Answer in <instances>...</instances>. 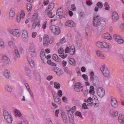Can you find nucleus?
Segmentation results:
<instances>
[{
    "instance_id": "obj_24",
    "label": "nucleus",
    "mask_w": 124,
    "mask_h": 124,
    "mask_svg": "<svg viewBox=\"0 0 124 124\" xmlns=\"http://www.w3.org/2000/svg\"><path fill=\"white\" fill-rule=\"evenodd\" d=\"M118 122L120 124H124V115H119Z\"/></svg>"
},
{
    "instance_id": "obj_59",
    "label": "nucleus",
    "mask_w": 124,
    "mask_h": 124,
    "mask_svg": "<svg viewBox=\"0 0 124 124\" xmlns=\"http://www.w3.org/2000/svg\"><path fill=\"white\" fill-rule=\"evenodd\" d=\"M60 57H61L62 59H65L67 57V54H64L63 53L62 54H61L59 55Z\"/></svg>"
},
{
    "instance_id": "obj_14",
    "label": "nucleus",
    "mask_w": 124,
    "mask_h": 124,
    "mask_svg": "<svg viewBox=\"0 0 124 124\" xmlns=\"http://www.w3.org/2000/svg\"><path fill=\"white\" fill-rule=\"evenodd\" d=\"M97 94L101 98L103 97L105 95V89L103 88H100L97 90Z\"/></svg>"
},
{
    "instance_id": "obj_3",
    "label": "nucleus",
    "mask_w": 124,
    "mask_h": 124,
    "mask_svg": "<svg viewBox=\"0 0 124 124\" xmlns=\"http://www.w3.org/2000/svg\"><path fill=\"white\" fill-rule=\"evenodd\" d=\"M96 46L101 49H110L112 48V45L106 41H102V42H97L96 43Z\"/></svg>"
},
{
    "instance_id": "obj_25",
    "label": "nucleus",
    "mask_w": 124,
    "mask_h": 124,
    "mask_svg": "<svg viewBox=\"0 0 124 124\" xmlns=\"http://www.w3.org/2000/svg\"><path fill=\"white\" fill-rule=\"evenodd\" d=\"M25 86L26 88V89H27L29 93H30V95H31V97L32 98H33V93H32V92L31 91V90L30 89V85H29V84L28 83H25Z\"/></svg>"
},
{
    "instance_id": "obj_61",
    "label": "nucleus",
    "mask_w": 124,
    "mask_h": 124,
    "mask_svg": "<svg viewBox=\"0 0 124 124\" xmlns=\"http://www.w3.org/2000/svg\"><path fill=\"white\" fill-rule=\"evenodd\" d=\"M76 109H77L76 106H74L72 108L71 110L73 112V114H74V113L76 111Z\"/></svg>"
},
{
    "instance_id": "obj_57",
    "label": "nucleus",
    "mask_w": 124,
    "mask_h": 124,
    "mask_svg": "<svg viewBox=\"0 0 124 124\" xmlns=\"http://www.w3.org/2000/svg\"><path fill=\"white\" fill-rule=\"evenodd\" d=\"M87 108H88V106L87 105V103H83L82 104V109H87Z\"/></svg>"
},
{
    "instance_id": "obj_30",
    "label": "nucleus",
    "mask_w": 124,
    "mask_h": 124,
    "mask_svg": "<svg viewBox=\"0 0 124 124\" xmlns=\"http://www.w3.org/2000/svg\"><path fill=\"white\" fill-rule=\"evenodd\" d=\"M70 53L72 55H74L76 53V50H75V47L74 46H71L70 47Z\"/></svg>"
},
{
    "instance_id": "obj_56",
    "label": "nucleus",
    "mask_w": 124,
    "mask_h": 124,
    "mask_svg": "<svg viewBox=\"0 0 124 124\" xmlns=\"http://www.w3.org/2000/svg\"><path fill=\"white\" fill-rule=\"evenodd\" d=\"M62 101L64 103H67L68 102V98H66V96H63Z\"/></svg>"
},
{
    "instance_id": "obj_32",
    "label": "nucleus",
    "mask_w": 124,
    "mask_h": 124,
    "mask_svg": "<svg viewBox=\"0 0 124 124\" xmlns=\"http://www.w3.org/2000/svg\"><path fill=\"white\" fill-rule=\"evenodd\" d=\"M104 6L105 7V10L109 11L110 10V5L108 2H105L104 4Z\"/></svg>"
},
{
    "instance_id": "obj_48",
    "label": "nucleus",
    "mask_w": 124,
    "mask_h": 124,
    "mask_svg": "<svg viewBox=\"0 0 124 124\" xmlns=\"http://www.w3.org/2000/svg\"><path fill=\"white\" fill-rule=\"evenodd\" d=\"M47 21H45L43 23V25H42V29L43 30H45L46 28V25H47Z\"/></svg>"
},
{
    "instance_id": "obj_17",
    "label": "nucleus",
    "mask_w": 124,
    "mask_h": 124,
    "mask_svg": "<svg viewBox=\"0 0 124 124\" xmlns=\"http://www.w3.org/2000/svg\"><path fill=\"white\" fill-rule=\"evenodd\" d=\"M16 16V10L15 9H12L9 12V19L10 20H14Z\"/></svg>"
},
{
    "instance_id": "obj_52",
    "label": "nucleus",
    "mask_w": 124,
    "mask_h": 124,
    "mask_svg": "<svg viewBox=\"0 0 124 124\" xmlns=\"http://www.w3.org/2000/svg\"><path fill=\"white\" fill-rule=\"evenodd\" d=\"M46 124H53L52 121H51L50 119L47 118L46 119Z\"/></svg>"
},
{
    "instance_id": "obj_55",
    "label": "nucleus",
    "mask_w": 124,
    "mask_h": 124,
    "mask_svg": "<svg viewBox=\"0 0 124 124\" xmlns=\"http://www.w3.org/2000/svg\"><path fill=\"white\" fill-rule=\"evenodd\" d=\"M75 115L76 116L79 117V118H82V117L81 113L79 111H77L76 113H75Z\"/></svg>"
},
{
    "instance_id": "obj_44",
    "label": "nucleus",
    "mask_w": 124,
    "mask_h": 124,
    "mask_svg": "<svg viewBox=\"0 0 124 124\" xmlns=\"http://www.w3.org/2000/svg\"><path fill=\"white\" fill-rule=\"evenodd\" d=\"M25 11L23 10H22L21 11L19 16H20L22 19H24V18H25Z\"/></svg>"
},
{
    "instance_id": "obj_10",
    "label": "nucleus",
    "mask_w": 124,
    "mask_h": 124,
    "mask_svg": "<svg viewBox=\"0 0 124 124\" xmlns=\"http://www.w3.org/2000/svg\"><path fill=\"white\" fill-rule=\"evenodd\" d=\"M66 110L67 112L68 117L71 122H73L74 121V114L73 111L71 109L69 106L66 107Z\"/></svg>"
},
{
    "instance_id": "obj_64",
    "label": "nucleus",
    "mask_w": 124,
    "mask_h": 124,
    "mask_svg": "<svg viewBox=\"0 0 124 124\" xmlns=\"http://www.w3.org/2000/svg\"><path fill=\"white\" fill-rule=\"evenodd\" d=\"M70 48H69V47H67L66 48L65 50V53H69V52H70Z\"/></svg>"
},
{
    "instance_id": "obj_23",
    "label": "nucleus",
    "mask_w": 124,
    "mask_h": 124,
    "mask_svg": "<svg viewBox=\"0 0 124 124\" xmlns=\"http://www.w3.org/2000/svg\"><path fill=\"white\" fill-rule=\"evenodd\" d=\"M3 76L6 78H9L11 77V73L10 71H8L7 69H5L4 70Z\"/></svg>"
},
{
    "instance_id": "obj_49",
    "label": "nucleus",
    "mask_w": 124,
    "mask_h": 124,
    "mask_svg": "<svg viewBox=\"0 0 124 124\" xmlns=\"http://www.w3.org/2000/svg\"><path fill=\"white\" fill-rule=\"evenodd\" d=\"M21 19H23V18L20 16V15H18L17 16V17H16L17 22L20 23Z\"/></svg>"
},
{
    "instance_id": "obj_63",
    "label": "nucleus",
    "mask_w": 124,
    "mask_h": 124,
    "mask_svg": "<svg viewBox=\"0 0 124 124\" xmlns=\"http://www.w3.org/2000/svg\"><path fill=\"white\" fill-rule=\"evenodd\" d=\"M36 35H37L36 32H33V33H32V37L33 38H35L36 37Z\"/></svg>"
},
{
    "instance_id": "obj_62",
    "label": "nucleus",
    "mask_w": 124,
    "mask_h": 124,
    "mask_svg": "<svg viewBox=\"0 0 124 124\" xmlns=\"http://www.w3.org/2000/svg\"><path fill=\"white\" fill-rule=\"evenodd\" d=\"M56 73L58 76H61L62 74V71L59 70V71L56 72Z\"/></svg>"
},
{
    "instance_id": "obj_31",
    "label": "nucleus",
    "mask_w": 124,
    "mask_h": 124,
    "mask_svg": "<svg viewBox=\"0 0 124 124\" xmlns=\"http://www.w3.org/2000/svg\"><path fill=\"white\" fill-rule=\"evenodd\" d=\"M15 113L16 116L17 117H21L22 116V114H21L20 111L17 109H16L15 110Z\"/></svg>"
},
{
    "instance_id": "obj_27",
    "label": "nucleus",
    "mask_w": 124,
    "mask_h": 124,
    "mask_svg": "<svg viewBox=\"0 0 124 124\" xmlns=\"http://www.w3.org/2000/svg\"><path fill=\"white\" fill-rule=\"evenodd\" d=\"M8 46L9 47L13 48L16 46V42L15 41H9L8 43Z\"/></svg>"
},
{
    "instance_id": "obj_18",
    "label": "nucleus",
    "mask_w": 124,
    "mask_h": 124,
    "mask_svg": "<svg viewBox=\"0 0 124 124\" xmlns=\"http://www.w3.org/2000/svg\"><path fill=\"white\" fill-rule=\"evenodd\" d=\"M83 86L80 82L76 83L75 85V90L76 92L79 93L81 89H82Z\"/></svg>"
},
{
    "instance_id": "obj_60",
    "label": "nucleus",
    "mask_w": 124,
    "mask_h": 124,
    "mask_svg": "<svg viewBox=\"0 0 124 124\" xmlns=\"http://www.w3.org/2000/svg\"><path fill=\"white\" fill-rule=\"evenodd\" d=\"M82 78H83V79L86 81H88V77L87 75L83 74L82 75Z\"/></svg>"
},
{
    "instance_id": "obj_13",
    "label": "nucleus",
    "mask_w": 124,
    "mask_h": 124,
    "mask_svg": "<svg viewBox=\"0 0 124 124\" xmlns=\"http://www.w3.org/2000/svg\"><path fill=\"white\" fill-rule=\"evenodd\" d=\"M101 37L105 40H107L108 41H111L113 40V37L109 34V33L106 32L102 34Z\"/></svg>"
},
{
    "instance_id": "obj_7",
    "label": "nucleus",
    "mask_w": 124,
    "mask_h": 124,
    "mask_svg": "<svg viewBox=\"0 0 124 124\" xmlns=\"http://www.w3.org/2000/svg\"><path fill=\"white\" fill-rule=\"evenodd\" d=\"M10 33L16 38H19L21 35L20 29H11L9 30Z\"/></svg>"
},
{
    "instance_id": "obj_54",
    "label": "nucleus",
    "mask_w": 124,
    "mask_h": 124,
    "mask_svg": "<svg viewBox=\"0 0 124 124\" xmlns=\"http://www.w3.org/2000/svg\"><path fill=\"white\" fill-rule=\"evenodd\" d=\"M64 52V50L62 48H60L59 49H58V53L60 54H63Z\"/></svg>"
},
{
    "instance_id": "obj_12",
    "label": "nucleus",
    "mask_w": 124,
    "mask_h": 124,
    "mask_svg": "<svg viewBox=\"0 0 124 124\" xmlns=\"http://www.w3.org/2000/svg\"><path fill=\"white\" fill-rule=\"evenodd\" d=\"M95 54L98 58L101 60H105L106 59V56L100 50H97L95 51Z\"/></svg>"
},
{
    "instance_id": "obj_35",
    "label": "nucleus",
    "mask_w": 124,
    "mask_h": 124,
    "mask_svg": "<svg viewBox=\"0 0 124 124\" xmlns=\"http://www.w3.org/2000/svg\"><path fill=\"white\" fill-rule=\"evenodd\" d=\"M52 58L54 60L57 62H60L61 59L59 58V57L56 54H54L53 55Z\"/></svg>"
},
{
    "instance_id": "obj_11",
    "label": "nucleus",
    "mask_w": 124,
    "mask_h": 124,
    "mask_svg": "<svg viewBox=\"0 0 124 124\" xmlns=\"http://www.w3.org/2000/svg\"><path fill=\"white\" fill-rule=\"evenodd\" d=\"M21 38L24 41L29 39V32L26 29H22L21 30Z\"/></svg>"
},
{
    "instance_id": "obj_8",
    "label": "nucleus",
    "mask_w": 124,
    "mask_h": 124,
    "mask_svg": "<svg viewBox=\"0 0 124 124\" xmlns=\"http://www.w3.org/2000/svg\"><path fill=\"white\" fill-rule=\"evenodd\" d=\"M100 70L101 71V72L103 73V75L105 77L107 78L110 77V72L109 70L107 67H105V66H102L100 68Z\"/></svg>"
},
{
    "instance_id": "obj_9",
    "label": "nucleus",
    "mask_w": 124,
    "mask_h": 124,
    "mask_svg": "<svg viewBox=\"0 0 124 124\" xmlns=\"http://www.w3.org/2000/svg\"><path fill=\"white\" fill-rule=\"evenodd\" d=\"M113 40L119 44H122L124 43V40L122 39V37L120 35L115 34L113 35Z\"/></svg>"
},
{
    "instance_id": "obj_46",
    "label": "nucleus",
    "mask_w": 124,
    "mask_h": 124,
    "mask_svg": "<svg viewBox=\"0 0 124 124\" xmlns=\"http://www.w3.org/2000/svg\"><path fill=\"white\" fill-rule=\"evenodd\" d=\"M15 54L17 58H19L20 57V55L19 54V51L17 49L15 50Z\"/></svg>"
},
{
    "instance_id": "obj_40",
    "label": "nucleus",
    "mask_w": 124,
    "mask_h": 124,
    "mask_svg": "<svg viewBox=\"0 0 124 124\" xmlns=\"http://www.w3.org/2000/svg\"><path fill=\"white\" fill-rule=\"evenodd\" d=\"M25 72H26V76H27L29 77H31V70H30V69H29V68L25 69Z\"/></svg>"
},
{
    "instance_id": "obj_45",
    "label": "nucleus",
    "mask_w": 124,
    "mask_h": 124,
    "mask_svg": "<svg viewBox=\"0 0 124 124\" xmlns=\"http://www.w3.org/2000/svg\"><path fill=\"white\" fill-rule=\"evenodd\" d=\"M47 63L49 64V65H50L51 66H56L57 65L56 63H55L54 62H51V60H49L47 61Z\"/></svg>"
},
{
    "instance_id": "obj_38",
    "label": "nucleus",
    "mask_w": 124,
    "mask_h": 124,
    "mask_svg": "<svg viewBox=\"0 0 124 124\" xmlns=\"http://www.w3.org/2000/svg\"><path fill=\"white\" fill-rule=\"evenodd\" d=\"M55 102L57 103L60 104L61 103V100L58 96H54Z\"/></svg>"
},
{
    "instance_id": "obj_33",
    "label": "nucleus",
    "mask_w": 124,
    "mask_h": 124,
    "mask_svg": "<svg viewBox=\"0 0 124 124\" xmlns=\"http://www.w3.org/2000/svg\"><path fill=\"white\" fill-rule=\"evenodd\" d=\"M95 93L94 87L93 86H90L89 93L91 95H93Z\"/></svg>"
},
{
    "instance_id": "obj_2",
    "label": "nucleus",
    "mask_w": 124,
    "mask_h": 124,
    "mask_svg": "<svg viewBox=\"0 0 124 124\" xmlns=\"http://www.w3.org/2000/svg\"><path fill=\"white\" fill-rule=\"evenodd\" d=\"M93 24L94 27H104L106 25V22L105 19L101 17L99 15H95L93 17Z\"/></svg>"
},
{
    "instance_id": "obj_43",
    "label": "nucleus",
    "mask_w": 124,
    "mask_h": 124,
    "mask_svg": "<svg viewBox=\"0 0 124 124\" xmlns=\"http://www.w3.org/2000/svg\"><path fill=\"white\" fill-rule=\"evenodd\" d=\"M54 87L57 90H60V89L61 88L60 84L58 82H55L54 83Z\"/></svg>"
},
{
    "instance_id": "obj_58",
    "label": "nucleus",
    "mask_w": 124,
    "mask_h": 124,
    "mask_svg": "<svg viewBox=\"0 0 124 124\" xmlns=\"http://www.w3.org/2000/svg\"><path fill=\"white\" fill-rule=\"evenodd\" d=\"M93 101V98L92 97H89L87 100H85V102L90 103Z\"/></svg>"
},
{
    "instance_id": "obj_22",
    "label": "nucleus",
    "mask_w": 124,
    "mask_h": 124,
    "mask_svg": "<svg viewBox=\"0 0 124 124\" xmlns=\"http://www.w3.org/2000/svg\"><path fill=\"white\" fill-rule=\"evenodd\" d=\"M65 26L69 27H74L75 26V23L73 21L67 20L65 23Z\"/></svg>"
},
{
    "instance_id": "obj_15",
    "label": "nucleus",
    "mask_w": 124,
    "mask_h": 124,
    "mask_svg": "<svg viewBox=\"0 0 124 124\" xmlns=\"http://www.w3.org/2000/svg\"><path fill=\"white\" fill-rule=\"evenodd\" d=\"M111 106L114 108H117L119 107L118 103L115 98H112L110 101Z\"/></svg>"
},
{
    "instance_id": "obj_37",
    "label": "nucleus",
    "mask_w": 124,
    "mask_h": 124,
    "mask_svg": "<svg viewBox=\"0 0 124 124\" xmlns=\"http://www.w3.org/2000/svg\"><path fill=\"white\" fill-rule=\"evenodd\" d=\"M27 11L29 12H31V10L32 9V6L31 5V3H27Z\"/></svg>"
},
{
    "instance_id": "obj_29",
    "label": "nucleus",
    "mask_w": 124,
    "mask_h": 124,
    "mask_svg": "<svg viewBox=\"0 0 124 124\" xmlns=\"http://www.w3.org/2000/svg\"><path fill=\"white\" fill-rule=\"evenodd\" d=\"M110 114L112 117H115L118 115L119 112L118 111L111 110L110 111Z\"/></svg>"
},
{
    "instance_id": "obj_19",
    "label": "nucleus",
    "mask_w": 124,
    "mask_h": 124,
    "mask_svg": "<svg viewBox=\"0 0 124 124\" xmlns=\"http://www.w3.org/2000/svg\"><path fill=\"white\" fill-rule=\"evenodd\" d=\"M41 26V25L40 20L38 21L37 22L34 21L32 24L31 29L32 30H34L36 26H37V27L38 28H40Z\"/></svg>"
},
{
    "instance_id": "obj_6",
    "label": "nucleus",
    "mask_w": 124,
    "mask_h": 124,
    "mask_svg": "<svg viewBox=\"0 0 124 124\" xmlns=\"http://www.w3.org/2000/svg\"><path fill=\"white\" fill-rule=\"evenodd\" d=\"M3 113L4 119L6 120V121L9 124L12 123L13 121V118L11 115L9 114L8 111L7 110H4Z\"/></svg>"
},
{
    "instance_id": "obj_42",
    "label": "nucleus",
    "mask_w": 124,
    "mask_h": 124,
    "mask_svg": "<svg viewBox=\"0 0 124 124\" xmlns=\"http://www.w3.org/2000/svg\"><path fill=\"white\" fill-rule=\"evenodd\" d=\"M66 43V39L65 38H63L60 41L59 43L57 44V45L59 46L60 44H63Z\"/></svg>"
},
{
    "instance_id": "obj_16",
    "label": "nucleus",
    "mask_w": 124,
    "mask_h": 124,
    "mask_svg": "<svg viewBox=\"0 0 124 124\" xmlns=\"http://www.w3.org/2000/svg\"><path fill=\"white\" fill-rule=\"evenodd\" d=\"M112 20L113 22H116L119 18L118 14L116 12H113L111 15Z\"/></svg>"
},
{
    "instance_id": "obj_41",
    "label": "nucleus",
    "mask_w": 124,
    "mask_h": 124,
    "mask_svg": "<svg viewBox=\"0 0 124 124\" xmlns=\"http://www.w3.org/2000/svg\"><path fill=\"white\" fill-rule=\"evenodd\" d=\"M0 47L1 48H5V43L3 40L0 39Z\"/></svg>"
},
{
    "instance_id": "obj_36",
    "label": "nucleus",
    "mask_w": 124,
    "mask_h": 124,
    "mask_svg": "<svg viewBox=\"0 0 124 124\" xmlns=\"http://www.w3.org/2000/svg\"><path fill=\"white\" fill-rule=\"evenodd\" d=\"M69 62L70 64L75 66L76 64V61L73 58H70L69 60Z\"/></svg>"
},
{
    "instance_id": "obj_34",
    "label": "nucleus",
    "mask_w": 124,
    "mask_h": 124,
    "mask_svg": "<svg viewBox=\"0 0 124 124\" xmlns=\"http://www.w3.org/2000/svg\"><path fill=\"white\" fill-rule=\"evenodd\" d=\"M5 90H6L7 91L10 93H11L13 92V88L12 86L10 85H6L5 86Z\"/></svg>"
},
{
    "instance_id": "obj_4",
    "label": "nucleus",
    "mask_w": 124,
    "mask_h": 124,
    "mask_svg": "<svg viewBox=\"0 0 124 124\" xmlns=\"http://www.w3.org/2000/svg\"><path fill=\"white\" fill-rule=\"evenodd\" d=\"M54 6L55 5L54 3H50L48 7L44 12V14H45V15H47L50 18H53L55 16V14L52 12V10L54 9Z\"/></svg>"
},
{
    "instance_id": "obj_50",
    "label": "nucleus",
    "mask_w": 124,
    "mask_h": 124,
    "mask_svg": "<svg viewBox=\"0 0 124 124\" xmlns=\"http://www.w3.org/2000/svg\"><path fill=\"white\" fill-rule=\"evenodd\" d=\"M57 94L60 97H62L63 95L62 91V90H59L58 91Z\"/></svg>"
},
{
    "instance_id": "obj_20",
    "label": "nucleus",
    "mask_w": 124,
    "mask_h": 124,
    "mask_svg": "<svg viewBox=\"0 0 124 124\" xmlns=\"http://www.w3.org/2000/svg\"><path fill=\"white\" fill-rule=\"evenodd\" d=\"M48 41H49V36L48 35H44V41L43 45L45 46H48Z\"/></svg>"
},
{
    "instance_id": "obj_47",
    "label": "nucleus",
    "mask_w": 124,
    "mask_h": 124,
    "mask_svg": "<svg viewBox=\"0 0 124 124\" xmlns=\"http://www.w3.org/2000/svg\"><path fill=\"white\" fill-rule=\"evenodd\" d=\"M71 9L72 11H76L77 10V7L75 4H73L71 5Z\"/></svg>"
},
{
    "instance_id": "obj_28",
    "label": "nucleus",
    "mask_w": 124,
    "mask_h": 124,
    "mask_svg": "<svg viewBox=\"0 0 124 124\" xmlns=\"http://www.w3.org/2000/svg\"><path fill=\"white\" fill-rule=\"evenodd\" d=\"M32 18L33 20H34V21L35 20H38V21H40L39 17L38 16V14L37 13H35L33 15Z\"/></svg>"
},
{
    "instance_id": "obj_39",
    "label": "nucleus",
    "mask_w": 124,
    "mask_h": 124,
    "mask_svg": "<svg viewBox=\"0 0 124 124\" xmlns=\"http://www.w3.org/2000/svg\"><path fill=\"white\" fill-rule=\"evenodd\" d=\"M96 6L99 9H102L103 8V4L101 1L98 2L96 3Z\"/></svg>"
},
{
    "instance_id": "obj_53",
    "label": "nucleus",
    "mask_w": 124,
    "mask_h": 124,
    "mask_svg": "<svg viewBox=\"0 0 124 124\" xmlns=\"http://www.w3.org/2000/svg\"><path fill=\"white\" fill-rule=\"evenodd\" d=\"M120 28L122 31L124 32V23L120 24Z\"/></svg>"
},
{
    "instance_id": "obj_1",
    "label": "nucleus",
    "mask_w": 124,
    "mask_h": 124,
    "mask_svg": "<svg viewBox=\"0 0 124 124\" xmlns=\"http://www.w3.org/2000/svg\"><path fill=\"white\" fill-rule=\"evenodd\" d=\"M29 52L30 53V55H29L27 56V60L30 65L32 67H34V61L32 60V59L31 57V56L32 57H34L35 56H36L35 46L33 45H30L29 49Z\"/></svg>"
},
{
    "instance_id": "obj_5",
    "label": "nucleus",
    "mask_w": 124,
    "mask_h": 124,
    "mask_svg": "<svg viewBox=\"0 0 124 124\" xmlns=\"http://www.w3.org/2000/svg\"><path fill=\"white\" fill-rule=\"evenodd\" d=\"M50 30L51 32L55 35H59L61 33V30L59 26L55 25H51L50 26Z\"/></svg>"
},
{
    "instance_id": "obj_21",
    "label": "nucleus",
    "mask_w": 124,
    "mask_h": 124,
    "mask_svg": "<svg viewBox=\"0 0 124 124\" xmlns=\"http://www.w3.org/2000/svg\"><path fill=\"white\" fill-rule=\"evenodd\" d=\"M40 56L41 58V59L45 61L46 60H48L51 58V56L50 55H48L46 57L45 55V53L44 52H42L40 54Z\"/></svg>"
},
{
    "instance_id": "obj_51",
    "label": "nucleus",
    "mask_w": 124,
    "mask_h": 124,
    "mask_svg": "<svg viewBox=\"0 0 124 124\" xmlns=\"http://www.w3.org/2000/svg\"><path fill=\"white\" fill-rule=\"evenodd\" d=\"M90 79L94 81V73L93 72H91L90 73Z\"/></svg>"
},
{
    "instance_id": "obj_26",
    "label": "nucleus",
    "mask_w": 124,
    "mask_h": 124,
    "mask_svg": "<svg viewBox=\"0 0 124 124\" xmlns=\"http://www.w3.org/2000/svg\"><path fill=\"white\" fill-rule=\"evenodd\" d=\"M2 61L5 63L10 64L11 63L10 60L7 56H3L2 58Z\"/></svg>"
}]
</instances>
